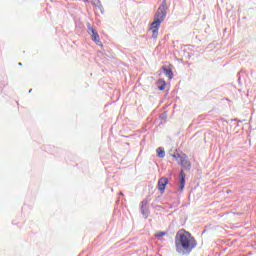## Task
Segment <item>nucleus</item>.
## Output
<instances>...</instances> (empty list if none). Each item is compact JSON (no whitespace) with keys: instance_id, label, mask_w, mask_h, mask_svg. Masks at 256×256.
<instances>
[{"instance_id":"obj_1","label":"nucleus","mask_w":256,"mask_h":256,"mask_svg":"<svg viewBox=\"0 0 256 256\" xmlns=\"http://www.w3.org/2000/svg\"><path fill=\"white\" fill-rule=\"evenodd\" d=\"M176 251L180 255H187L197 247V240L187 231H181L176 235Z\"/></svg>"},{"instance_id":"obj_2","label":"nucleus","mask_w":256,"mask_h":256,"mask_svg":"<svg viewBox=\"0 0 256 256\" xmlns=\"http://www.w3.org/2000/svg\"><path fill=\"white\" fill-rule=\"evenodd\" d=\"M173 159H175L180 165V167H183V169H191V161H189V157L187 154L183 153L181 150H175L172 154Z\"/></svg>"},{"instance_id":"obj_3","label":"nucleus","mask_w":256,"mask_h":256,"mask_svg":"<svg viewBox=\"0 0 256 256\" xmlns=\"http://www.w3.org/2000/svg\"><path fill=\"white\" fill-rule=\"evenodd\" d=\"M87 28L88 34L92 37V41H94V43H96V45H98L99 47H103V42H101V38L99 37V33L97 32V30H95V28H93L91 24H88Z\"/></svg>"},{"instance_id":"obj_4","label":"nucleus","mask_w":256,"mask_h":256,"mask_svg":"<svg viewBox=\"0 0 256 256\" xmlns=\"http://www.w3.org/2000/svg\"><path fill=\"white\" fill-rule=\"evenodd\" d=\"M167 7V4L165 3V1L162 3V5L158 8L154 21H158V22H162L165 21V17L167 15V12L165 11Z\"/></svg>"},{"instance_id":"obj_5","label":"nucleus","mask_w":256,"mask_h":256,"mask_svg":"<svg viewBox=\"0 0 256 256\" xmlns=\"http://www.w3.org/2000/svg\"><path fill=\"white\" fill-rule=\"evenodd\" d=\"M161 27V22H158L154 20L151 23L150 31H152V37L153 39H157V36L159 35V28Z\"/></svg>"},{"instance_id":"obj_6","label":"nucleus","mask_w":256,"mask_h":256,"mask_svg":"<svg viewBox=\"0 0 256 256\" xmlns=\"http://www.w3.org/2000/svg\"><path fill=\"white\" fill-rule=\"evenodd\" d=\"M169 183V179L166 177H162L158 181V189L161 193H165V187H167V184Z\"/></svg>"},{"instance_id":"obj_7","label":"nucleus","mask_w":256,"mask_h":256,"mask_svg":"<svg viewBox=\"0 0 256 256\" xmlns=\"http://www.w3.org/2000/svg\"><path fill=\"white\" fill-rule=\"evenodd\" d=\"M180 191L185 189V172L183 170L180 171Z\"/></svg>"},{"instance_id":"obj_8","label":"nucleus","mask_w":256,"mask_h":256,"mask_svg":"<svg viewBox=\"0 0 256 256\" xmlns=\"http://www.w3.org/2000/svg\"><path fill=\"white\" fill-rule=\"evenodd\" d=\"M162 70L164 71L167 78L173 79V70L168 69L165 66L162 67Z\"/></svg>"},{"instance_id":"obj_9","label":"nucleus","mask_w":256,"mask_h":256,"mask_svg":"<svg viewBox=\"0 0 256 256\" xmlns=\"http://www.w3.org/2000/svg\"><path fill=\"white\" fill-rule=\"evenodd\" d=\"M165 87H167V83L165 82V80L163 79L158 80L159 91H165Z\"/></svg>"},{"instance_id":"obj_10","label":"nucleus","mask_w":256,"mask_h":256,"mask_svg":"<svg viewBox=\"0 0 256 256\" xmlns=\"http://www.w3.org/2000/svg\"><path fill=\"white\" fill-rule=\"evenodd\" d=\"M156 153L160 159H163V157H165V150L163 148H158L156 150Z\"/></svg>"},{"instance_id":"obj_11","label":"nucleus","mask_w":256,"mask_h":256,"mask_svg":"<svg viewBox=\"0 0 256 256\" xmlns=\"http://www.w3.org/2000/svg\"><path fill=\"white\" fill-rule=\"evenodd\" d=\"M165 235H167V232H157L156 234H155V237H165Z\"/></svg>"}]
</instances>
